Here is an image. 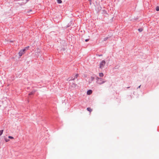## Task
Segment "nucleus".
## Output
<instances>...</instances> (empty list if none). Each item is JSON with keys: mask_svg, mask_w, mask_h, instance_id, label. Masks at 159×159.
Returning <instances> with one entry per match:
<instances>
[{"mask_svg": "<svg viewBox=\"0 0 159 159\" xmlns=\"http://www.w3.org/2000/svg\"><path fill=\"white\" fill-rule=\"evenodd\" d=\"M78 76V74H76L75 76V77L74 78H73L72 80H74L75 78H77Z\"/></svg>", "mask_w": 159, "mask_h": 159, "instance_id": "423d86ee", "label": "nucleus"}, {"mask_svg": "<svg viewBox=\"0 0 159 159\" xmlns=\"http://www.w3.org/2000/svg\"><path fill=\"white\" fill-rule=\"evenodd\" d=\"M103 75H103V73H101L99 74V76L100 77H102L103 76Z\"/></svg>", "mask_w": 159, "mask_h": 159, "instance_id": "0eeeda50", "label": "nucleus"}, {"mask_svg": "<svg viewBox=\"0 0 159 159\" xmlns=\"http://www.w3.org/2000/svg\"><path fill=\"white\" fill-rule=\"evenodd\" d=\"M3 130H0V136L3 133Z\"/></svg>", "mask_w": 159, "mask_h": 159, "instance_id": "1a4fd4ad", "label": "nucleus"}, {"mask_svg": "<svg viewBox=\"0 0 159 159\" xmlns=\"http://www.w3.org/2000/svg\"><path fill=\"white\" fill-rule=\"evenodd\" d=\"M107 38H105L104 39V40L105 41L106 40H107Z\"/></svg>", "mask_w": 159, "mask_h": 159, "instance_id": "f3484780", "label": "nucleus"}, {"mask_svg": "<svg viewBox=\"0 0 159 159\" xmlns=\"http://www.w3.org/2000/svg\"><path fill=\"white\" fill-rule=\"evenodd\" d=\"M105 64L106 62L104 60L102 61L100 64L99 68L101 69H102L103 67H104Z\"/></svg>", "mask_w": 159, "mask_h": 159, "instance_id": "7ed1b4c3", "label": "nucleus"}, {"mask_svg": "<svg viewBox=\"0 0 159 159\" xmlns=\"http://www.w3.org/2000/svg\"><path fill=\"white\" fill-rule=\"evenodd\" d=\"M97 83L99 84H104L106 82L104 80L102 79L97 78Z\"/></svg>", "mask_w": 159, "mask_h": 159, "instance_id": "f257e3e1", "label": "nucleus"}, {"mask_svg": "<svg viewBox=\"0 0 159 159\" xmlns=\"http://www.w3.org/2000/svg\"><path fill=\"white\" fill-rule=\"evenodd\" d=\"M89 40V39H86L85 40V41L86 42H87Z\"/></svg>", "mask_w": 159, "mask_h": 159, "instance_id": "dca6fc26", "label": "nucleus"}, {"mask_svg": "<svg viewBox=\"0 0 159 159\" xmlns=\"http://www.w3.org/2000/svg\"><path fill=\"white\" fill-rule=\"evenodd\" d=\"M74 84L75 86V85H76V84Z\"/></svg>", "mask_w": 159, "mask_h": 159, "instance_id": "aec40b11", "label": "nucleus"}, {"mask_svg": "<svg viewBox=\"0 0 159 159\" xmlns=\"http://www.w3.org/2000/svg\"><path fill=\"white\" fill-rule=\"evenodd\" d=\"M129 88V87H127V88Z\"/></svg>", "mask_w": 159, "mask_h": 159, "instance_id": "412c9836", "label": "nucleus"}, {"mask_svg": "<svg viewBox=\"0 0 159 159\" xmlns=\"http://www.w3.org/2000/svg\"><path fill=\"white\" fill-rule=\"evenodd\" d=\"M156 10L157 11H159V7L158 6H157L156 7Z\"/></svg>", "mask_w": 159, "mask_h": 159, "instance_id": "9b49d317", "label": "nucleus"}, {"mask_svg": "<svg viewBox=\"0 0 159 159\" xmlns=\"http://www.w3.org/2000/svg\"><path fill=\"white\" fill-rule=\"evenodd\" d=\"M57 2L58 3H61L62 2L61 0H57Z\"/></svg>", "mask_w": 159, "mask_h": 159, "instance_id": "9d476101", "label": "nucleus"}, {"mask_svg": "<svg viewBox=\"0 0 159 159\" xmlns=\"http://www.w3.org/2000/svg\"><path fill=\"white\" fill-rule=\"evenodd\" d=\"M8 138L11 139H14V138L13 137L11 136H9Z\"/></svg>", "mask_w": 159, "mask_h": 159, "instance_id": "ddd939ff", "label": "nucleus"}, {"mask_svg": "<svg viewBox=\"0 0 159 159\" xmlns=\"http://www.w3.org/2000/svg\"><path fill=\"white\" fill-rule=\"evenodd\" d=\"M140 86H141V85H140V86L138 87V88H140Z\"/></svg>", "mask_w": 159, "mask_h": 159, "instance_id": "6ab92c4d", "label": "nucleus"}, {"mask_svg": "<svg viewBox=\"0 0 159 159\" xmlns=\"http://www.w3.org/2000/svg\"><path fill=\"white\" fill-rule=\"evenodd\" d=\"M87 109L88 111H89L90 112H91L92 111V109H91L90 107L87 108Z\"/></svg>", "mask_w": 159, "mask_h": 159, "instance_id": "39448f33", "label": "nucleus"}, {"mask_svg": "<svg viewBox=\"0 0 159 159\" xmlns=\"http://www.w3.org/2000/svg\"><path fill=\"white\" fill-rule=\"evenodd\" d=\"M138 30L139 31L141 32L143 31V29L142 28H140L138 29Z\"/></svg>", "mask_w": 159, "mask_h": 159, "instance_id": "f8f14e48", "label": "nucleus"}, {"mask_svg": "<svg viewBox=\"0 0 159 159\" xmlns=\"http://www.w3.org/2000/svg\"><path fill=\"white\" fill-rule=\"evenodd\" d=\"M6 142H8L10 140L9 139H7L6 138L5 139Z\"/></svg>", "mask_w": 159, "mask_h": 159, "instance_id": "4468645a", "label": "nucleus"}, {"mask_svg": "<svg viewBox=\"0 0 159 159\" xmlns=\"http://www.w3.org/2000/svg\"><path fill=\"white\" fill-rule=\"evenodd\" d=\"M29 47L28 46V47H25V49H26V48L28 49V48H29Z\"/></svg>", "mask_w": 159, "mask_h": 159, "instance_id": "a211bd4d", "label": "nucleus"}, {"mask_svg": "<svg viewBox=\"0 0 159 159\" xmlns=\"http://www.w3.org/2000/svg\"><path fill=\"white\" fill-rule=\"evenodd\" d=\"M34 92H35V91H34V92L32 91V92L30 93L29 94L30 95H33L34 94Z\"/></svg>", "mask_w": 159, "mask_h": 159, "instance_id": "6e6552de", "label": "nucleus"}, {"mask_svg": "<svg viewBox=\"0 0 159 159\" xmlns=\"http://www.w3.org/2000/svg\"><path fill=\"white\" fill-rule=\"evenodd\" d=\"M90 2V5L91 4V0H89Z\"/></svg>", "mask_w": 159, "mask_h": 159, "instance_id": "2eb2a0df", "label": "nucleus"}, {"mask_svg": "<svg viewBox=\"0 0 159 159\" xmlns=\"http://www.w3.org/2000/svg\"><path fill=\"white\" fill-rule=\"evenodd\" d=\"M26 51L25 48L21 50L19 52L18 54L20 57H21L25 53Z\"/></svg>", "mask_w": 159, "mask_h": 159, "instance_id": "f03ea898", "label": "nucleus"}, {"mask_svg": "<svg viewBox=\"0 0 159 159\" xmlns=\"http://www.w3.org/2000/svg\"><path fill=\"white\" fill-rule=\"evenodd\" d=\"M92 93V91L91 90H89L87 92V94L88 95H90Z\"/></svg>", "mask_w": 159, "mask_h": 159, "instance_id": "20e7f679", "label": "nucleus"}]
</instances>
